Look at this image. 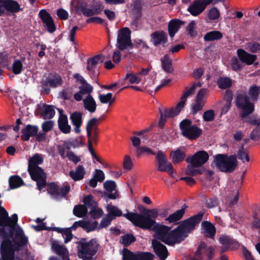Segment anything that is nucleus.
<instances>
[{"label": "nucleus", "mask_w": 260, "mask_h": 260, "mask_svg": "<svg viewBox=\"0 0 260 260\" xmlns=\"http://www.w3.org/2000/svg\"><path fill=\"white\" fill-rule=\"evenodd\" d=\"M209 90L207 88H201L197 93L196 100L205 104V97L207 96Z\"/></svg>", "instance_id": "obj_52"}, {"label": "nucleus", "mask_w": 260, "mask_h": 260, "mask_svg": "<svg viewBox=\"0 0 260 260\" xmlns=\"http://www.w3.org/2000/svg\"><path fill=\"white\" fill-rule=\"evenodd\" d=\"M83 203L85 205L90 207H95L96 203L93 200V197L91 195H88L85 197L83 199Z\"/></svg>", "instance_id": "obj_64"}, {"label": "nucleus", "mask_w": 260, "mask_h": 260, "mask_svg": "<svg viewBox=\"0 0 260 260\" xmlns=\"http://www.w3.org/2000/svg\"><path fill=\"white\" fill-rule=\"evenodd\" d=\"M236 104L237 107L241 110V116L242 119L246 118L254 110V105L249 102L247 95L245 93L237 95Z\"/></svg>", "instance_id": "obj_7"}, {"label": "nucleus", "mask_w": 260, "mask_h": 260, "mask_svg": "<svg viewBox=\"0 0 260 260\" xmlns=\"http://www.w3.org/2000/svg\"><path fill=\"white\" fill-rule=\"evenodd\" d=\"M208 16L211 20L217 19L220 16V12L216 8L213 7L209 10Z\"/></svg>", "instance_id": "obj_58"}, {"label": "nucleus", "mask_w": 260, "mask_h": 260, "mask_svg": "<svg viewBox=\"0 0 260 260\" xmlns=\"http://www.w3.org/2000/svg\"><path fill=\"white\" fill-rule=\"evenodd\" d=\"M99 244L98 241L92 239L88 242L83 240L79 242V255L83 260H94L92 256L97 252Z\"/></svg>", "instance_id": "obj_4"}, {"label": "nucleus", "mask_w": 260, "mask_h": 260, "mask_svg": "<svg viewBox=\"0 0 260 260\" xmlns=\"http://www.w3.org/2000/svg\"><path fill=\"white\" fill-rule=\"evenodd\" d=\"M229 192L226 199V203L229 204L230 206H232L236 204L239 200V189L237 187H234Z\"/></svg>", "instance_id": "obj_32"}, {"label": "nucleus", "mask_w": 260, "mask_h": 260, "mask_svg": "<svg viewBox=\"0 0 260 260\" xmlns=\"http://www.w3.org/2000/svg\"><path fill=\"white\" fill-rule=\"evenodd\" d=\"M99 119L95 118H92L88 122L86 126L87 132L98 131V125L99 124Z\"/></svg>", "instance_id": "obj_50"}, {"label": "nucleus", "mask_w": 260, "mask_h": 260, "mask_svg": "<svg viewBox=\"0 0 260 260\" xmlns=\"http://www.w3.org/2000/svg\"><path fill=\"white\" fill-rule=\"evenodd\" d=\"M22 62L19 60H15L12 64V71L15 74H19L22 69Z\"/></svg>", "instance_id": "obj_55"}, {"label": "nucleus", "mask_w": 260, "mask_h": 260, "mask_svg": "<svg viewBox=\"0 0 260 260\" xmlns=\"http://www.w3.org/2000/svg\"><path fill=\"white\" fill-rule=\"evenodd\" d=\"M193 88L194 87H191L184 93L183 95L181 97V101L178 103V107H184L187 98L194 91Z\"/></svg>", "instance_id": "obj_56"}, {"label": "nucleus", "mask_w": 260, "mask_h": 260, "mask_svg": "<svg viewBox=\"0 0 260 260\" xmlns=\"http://www.w3.org/2000/svg\"><path fill=\"white\" fill-rule=\"evenodd\" d=\"M105 59V57L102 54H99L88 60L87 69L90 72H94L95 66L102 63Z\"/></svg>", "instance_id": "obj_24"}, {"label": "nucleus", "mask_w": 260, "mask_h": 260, "mask_svg": "<svg viewBox=\"0 0 260 260\" xmlns=\"http://www.w3.org/2000/svg\"><path fill=\"white\" fill-rule=\"evenodd\" d=\"M92 86L89 84L86 81L81 84V86L79 87V91L83 94H90L92 92Z\"/></svg>", "instance_id": "obj_51"}, {"label": "nucleus", "mask_w": 260, "mask_h": 260, "mask_svg": "<svg viewBox=\"0 0 260 260\" xmlns=\"http://www.w3.org/2000/svg\"><path fill=\"white\" fill-rule=\"evenodd\" d=\"M85 174V171L82 166L79 165L75 170L70 172V176L75 181L82 180Z\"/></svg>", "instance_id": "obj_25"}, {"label": "nucleus", "mask_w": 260, "mask_h": 260, "mask_svg": "<svg viewBox=\"0 0 260 260\" xmlns=\"http://www.w3.org/2000/svg\"><path fill=\"white\" fill-rule=\"evenodd\" d=\"M3 260H14V249L10 241H4L2 244L1 251Z\"/></svg>", "instance_id": "obj_14"}, {"label": "nucleus", "mask_w": 260, "mask_h": 260, "mask_svg": "<svg viewBox=\"0 0 260 260\" xmlns=\"http://www.w3.org/2000/svg\"><path fill=\"white\" fill-rule=\"evenodd\" d=\"M121 238L122 243L125 246H128L135 241V238L132 235L127 234L122 236Z\"/></svg>", "instance_id": "obj_59"}, {"label": "nucleus", "mask_w": 260, "mask_h": 260, "mask_svg": "<svg viewBox=\"0 0 260 260\" xmlns=\"http://www.w3.org/2000/svg\"><path fill=\"white\" fill-rule=\"evenodd\" d=\"M161 66L165 71L171 73L173 71L172 60L168 55H165L161 59Z\"/></svg>", "instance_id": "obj_38"}, {"label": "nucleus", "mask_w": 260, "mask_h": 260, "mask_svg": "<svg viewBox=\"0 0 260 260\" xmlns=\"http://www.w3.org/2000/svg\"><path fill=\"white\" fill-rule=\"evenodd\" d=\"M184 22L179 19H175L171 20L168 24V31L170 36L172 38L180 29L181 25H183Z\"/></svg>", "instance_id": "obj_21"}, {"label": "nucleus", "mask_w": 260, "mask_h": 260, "mask_svg": "<svg viewBox=\"0 0 260 260\" xmlns=\"http://www.w3.org/2000/svg\"><path fill=\"white\" fill-rule=\"evenodd\" d=\"M237 55L242 62L248 65L252 64L256 59V55L249 54L241 49L237 50Z\"/></svg>", "instance_id": "obj_18"}, {"label": "nucleus", "mask_w": 260, "mask_h": 260, "mask_svg": "<svg viewBox=\"0 0 260 260\" xmlns=\"http://www.w3.org/2000/svg\"><path fill=\"white\" fill-rule=\"evenodd\" d=\"M208 153L204 150L198 151L194 155L186 158V161L189 164L201 167L204 165L209 159Z\"/></svg>", "instance_id": "obj_11"}, {"label": "nucleus", "mask_w": 260, "mask_h": 260, "mask_svg": "<svg viewBox=\"0 0 260 260\" xmlns=\"http://www.w3.org/2000/svg\"><path fill=\"white\" fill-rule=\"evenodd\" d=\"M158 214L157 210L153 209L147 210L143 214L130 212L124 214L123 216L137 226L144 230L154 231L157 239L169 245H173L183 240L199 223L203 216V213L200 212L184 220L176 229L170 231L171 228L156 223L154 219Z\"/></svg>", "instance_id": "obj_1"}, {"label": "nucleus", "mask_w": 260, "mask_h": 260, "mask_svg": "<svg viewBox=\"0 0 260 260\" xmlns=\"http://www.w3.org/2000/svg\"><path fill=\"white\" fill-rule=\"evenodd\" d=\"M123 260H153L154 255L149 252L136 251L133 252L127 249L122 251Z\"/></svg>", "instance_id": "obj_8"}, {"label": "nucleus", "mask_w": 260, "mask_h": 260, "mask_svg": "<svg viewBox=\"0 0 260 260\" xmlns=\"http://www.w3.org/2000/svg\"><path fill=\"white\" fill-rule=\"evenodd\" d=\"M183 108L178 107V104L176 107L171 109H165L162 111L166 117L171 118L178 115Z\"/></svg>", "instance_id": "obj_43"}, {"label": "nucleus", "mask_w": 260, "mask_h": 260, "mask_svg": "<svg viewBox=\"0 0 260 260\" xmlns=\"http://www.w3.org/2000/svg\"><path fill=\"white\" fill-rule=\"evenodd\" d=\"M124 80H128L131 84H139L142 81V78L140 77L137 73H129L125 75Z\"/></svg>", "instance_id": "obj_45"}, {"label": "nucleus", "mask_w": 260, "mask_h": 260, "mask_svg": "<svg viewBox=\"0 0 260 260\" xmlns=\"http://www.w3.org/2000/svg\"><path fill=\"white\" fill-rule=\"evenodd\" d=\"M55 113V110L53 106L45 105L42 115L44 119H51L54 116Z\"/></svg>", "instance_id": "obj_41"}, {"label": "nucleus", "mask_w": 260, "mask_h": 260, "mask_svg": "<svg viewBox=\"0 0 260 260\" xmlns=\"http://www.w3.org/2000/svg\"><path fill=\"white\" fill-rule=\"evenodd\" d=\"M237 155L239 159H241L243 162H245V161L249 162L250 160L247 151L243 147L239 150Z\"/></svg>", "instance_id": "obj_54"}, {"label": "nucleus", "mask_w": 260, "mask_h": 260, "mask_svg": "<svg viewBox=\"0 0 260 260\" xmlns=\"http://www.w3.org/2000/svg\"><path fill=\"white\" fill-rule=\"evenodd\" d=\"M202 226L206 236L212 238L215 236V228L211 223L208 221H203L202 223Z\"/></svg>", "instance_id": "obj_33"}, {"label": "nucleus", "mask_w": 260, "mask_h": 260, "mask_svg": "<svg viewBox=\"0 0 260 260\" xmlns=\"http://www.w3.org/2000/svg\"><path fill=\"white\" fill-rule=\"evenodd\" d=\"M151 41L154 46L165 44L168 41V36L166 32L159 30L155 31L151 35Z\"/></svg>", "instance_id": "obj_17"}, {"label": "nucleus", "mask_w": 260, "mask_h": 260, "mask_svg": "<svg viewBox=\"0 0 260 260\" xmlns=\"http://www.w3.org/2000/svg\"><path fill=\"white\" fill-rule=\"evenodd\" d=\"M99 99L101 103L104 104H108L109 105H112L115 101V98L113 97L111 93L100 94Z\"/></svg>", "instance_id": "obj_46"}, {"label": "nucleus", "mask_w": 260, "mask_h": 260, "mask_svg": "<svg viewBox=\"0 0 260 260\" xmlns=\"http://www.w3.org/2000/svg\"><path fill=\"white\" fill-rule=\"evenodd\" d=\"M199 167L195 166L192 164L187 166L186 169V173L187 175L194 176L197 174H201L203 172V170L201 169H198Z\"/></svg>", "instance_id": "obj_48"}, {"label": "nucleus", "mask_w": 260, "mask_h": 260, "mask_svg": "<svg viewBox=\"0 0 260 260\" xmlns=\"http://www.w3.org/2000/svg\"><path fill=\"white\" fill-rule=\"evenodd\" d=\"M83 102L85 109L91 113L95 111L96 108V102L91 94L87 95Z\"/></svg>", "instance_id": "obj_31"}, {"label": "nucleus", "mask_w": 260, "mask_h": 260, "mask_svg": "<svg viewBox=\"0 0 260 260\" xmlns=\"http://www.w3.org/2000/svg\"><path fill=\"white\" fill-rule=\"evenodd\" d=\"M87 134L88 138V142H90V143L92 144H96L98 142V132H87Z\"/></svg>", "instance_id": "obj_57"}, {"label": "nucleus", "mask_w": 260, "mask_h": 260, "mask_svg": "<svg viewBox=\"0 0 260 260\" xmlns=\"http://www.w3.org/2000/svg\"><path fill=\"white\" fill-rule=\"evenodd\" d=\"M246 122L250 123V124L256 125L257 127L260 125V116L257 115H253L249 117Z\"/></svg>", "instance_id": "obj_63"}, {"label": "nucleus", "mask_w": 260, "mask_h": 260, "mask_svg": "<svg viewBox=\"0 0 260 260\" xmlns=\"http://www.w3.org/2000/svg\"><path fill=\"white\" fill-rule=\"evenodd\" d=\"M44 156L35 153L28 160V171L31 178L37 182L38 188L41 190L46 184V176L43 170L38 165L43 162Z\"/></svg>", "instance_id": "obj_2"}, {"label": "nucleus", "mask_w": 260, "mask_h": 260, "mask_svg": "<svg viewBox=\"0 0 260 260\" xmlns=\"http://www.w3.org/2000/svg\"><path fill=\"white\" fill-rule=\"evenodd\" d=\"M9 183L11 189H15L20 187L23 184L22 178L17 175L11 176L9 179Z\"/></svg>", "instance_id": "obj_37"}, {"label": "nucleus", "mask_w": 260, "mask_h": 260, "mask_svg": "<svg viewBox=\"0 0 260 260\" xmlns=\"http://www.w3.org/2000/svg\"><path fill=\"white\" fill-rule=\"evenodd\" d=\"M222 37L223 35L220 31L213 30L206 33L204 36V40L210 42L220 40Z\"/></svg>", "instance_id": "obj_35"}, {"label": "nucleus", "mask_w": 260, "mask_h": 260, "mask_svg": "<svg viewBox=\"0 0 260 260\" xmlns=\"http://www.w3.org/2000/svg\"><path fill=\"white\" fill-rule=\"evenodd\" d=\"M47 190L53 198L59 199L64 197L70 191V185L66 182L60 187L55 183H52L48 185Z\"/></svg>", "instance_id": "obj_9"}, {"label": "nucleus", "mask_w": 260, "mask_h": 260, "mask_svg": "<svg viewBox=\"0 0 260 260\" xmlns=\"http://www.w3.org/2000/svg\"><path fill=\"white\" fill-rule=\"evenodd\" d=\"M57 150L61 157L63 159L67 158V154L69 153L70 147L67 142H61L57 145Z\"/></svg>", "instance_id": "obj_36"}, {"label": "nucleus", "mask_w": 260, "mask_h": 260, "mask_svg": "<svg viewBox=\"0 0 260 260\" xmlns=\"http://www.w3.org/2000/svg\"><path fill=\"white\" fill-rule=\"evenodd\" d=\"M172 161L174 163L177 164L182 161L186 155L185 153L180 149H177L176 151H172L171 153Z\"/></svg>", "instance_id": "obj_39"}, {"label": "nucleus", "mask_w": 260, "mask_h": 260, "mask_svg": "<svg viewBox=\"0 0 260 260\" xmlns=\"http://www.w3.org/2000/svg\"><path fill=\"white\" fill-rule=\"evenodd\" d=\"M58 124L59 129L64 134H68L71 132V127L68 124L67 116L61 115L58 120Z\"/></svg>", "instance_id": "obj_26"}, {"label": "nucleus", "mask_w": 260, "mask_h": 260, "mask_svg": "<svg viewBox=\"0 0 260 260\" xmlns=\"http://www.w3.org/2000/svg\"><path fill=\"white\" fill-rule=\"evenodd\" d=\"M219 242L224 246L221 251L222 252L225 251L227 248L230 247L232 244H234L235 247H238L239 245L237 242L228 236H221L219 238Z\"/></svg>", "instance_id": "obj_28"}, {"label": "nucleus", "mask_w": 260, "mask_h": 260, "mask_svg": "<svg viewBox=\"0 0 260 260\" xmlns=\"http://www.w3.org/2000/svg\"><path fill=\"white\" fill-rule=\"evenodd\" d=\"M95 225H92L88 221L80 220L76 221L74 223L72 226L70 228L72 230H76L78 227H81L84 229L87 230L88 231L93 230L95 226L98 224V222H94Z\"/></svg>", "instance_id": "obj_29"}, {"label": "nucleus", "mask_w": 260, "mask_h": 260, "mask_svg": "<svg viewBox=\"0 0 260 260\" xmlns=\"http://www.w3.org/2000/svg\"><path fill=\"white\" fill-rule=\"evenodd\" d=\"M59 232L62 234V237L64 239V243H67L70 241L73 238L71 230L69 228L61 229Z\"/></svg>", "instance_id": "obj_53"}, {"label": "nucleus", "mask_w": 260, "mask_h": 260, "mask_svg": "<svg viewBox=\"0 0 260 260\" xmlns=\"http://www.w3.org/2000/svg\"><path fill=\"white\" fill-rule=\"evenodd\" d=\"M52 248L55 253L61 256L63 259H68L69 252L65 246L53 243Z\"/></svg>", "instance_id": "obj_30"}, {"label": "nucleus", "mask_w": 260, "mask_h": 260, "mask_svg": "<svg viewBox=\"0 0 260 260\" xmlns=\"http://www.w3.org/2000/svg\"><path fill=\"white\" fill-rule=\"evenodd\" d=\"M214 255L213 249L204 242L201 243L191 260H210Z\"/></svg>", "instance_id": "obj_10"}, {"label": "nucleus", "mask_w": 260, "mask_h": 260, "mask_svg": "<svg viewBox=\"0 0 260 260\" xmlns=\"http://www.w3.org/2000/svg\"><path fill=\"white\" fill-rule=\"evenodd\" d=\"M72 124L75 126L74 131L78 134L80 132V127L82 123V114L79 112H75L70 116Z\"/></svg>", "instance_id": "obj_19"}, {"label": "nucleus", "mask_w": 260, "mask_h": 260, "mask_svg": "<svg viewBox=\"0 0 260 260\" xmlns=\"http://www.w3.org/2000/svg\"><path fill=\"white\" fill-rule=\"evenodd\" d=\"M187 207L185 204L183 205L180 210L171 214L166 219V220L168 221L169 223H175L177 222L182 218Z\"/></svg>", "instance_id": "obj_22"}, {"label": "nucleus", "mask_w": 260, "mask_h": 260, "mask_svg": "<svg viewBox=\"0 0 260 260\" xmlns=\"http://www.w3.org/2000/svg\"><path fill=\"white\" fill-rule=\"evenodd\" d=\"M79 9L82 11L83 14L87 17L99 14L102 11V9L99 6L93 5L88 7L84 3H81L80 4Z\"/></svg>", "instance_id": "obj_16"}, {"label": "nucleus", "mask_w": 260, "mask_h": 260, "mask_svg": "<svg viewBox=\"0 0 260 260\" xmlns=\"http://www.w3.org/2000/svg\"><path fill=\"white\" fill-rule=\"evenodd\" d=\"M104 212L101 208L93 207L90 212V214L93 218H99L103 214Z\"/></svg>", "instance_id": "obj_62"}, {"label": "nucleus", "mask_w": 260, "mask_h": 260, "mask_svg": "<svg viewBox=\"0 0 260 260\" xmlns=\"http://www.w3.org/2000/svg\"><path fill=\"white\" fill-rule=\"evenodd\" d=\"M47 83L51 87H56L62 84V80L59 75H54L47 80Z\"/></svg>", "instance_id": "obj_44"}, {"label": "nucleus", "mask_w": 260, "mask_h": 260, "mask_svg": "<svg viewBox=\"0 0 260 260\" xmlns=\"http://www.w3.org/2000/svg\"><path fill=\"white\" fill-rule=\"evenodd\" d=\"M205 8L197 0L192 2L188 7V11L193 16H197L201 14Z\"/></svg>", "instance_id": "obj_23"}, {"label": "nucleus", "mask_w": 260, "mask_h": 260, "mask_svg": "<svg viewBox=\"0 0 260 260\" xmlns=\"http://www.w3.org/2000/svg\"><path fill=\"white\" fill-rule=\"evenodd\" d=\"M106 208L108 212L107 215L113 219L122 215V211L117 207L113 206L111 204H108Z\"/></svg>", "instance_id": "obj_34"}, {"label": "nucleus", "mask_w": 260, "mask_h": 260, "mask_svg": "<svg viewBox=\"0 0 260 260\" xmlns=\"http://www.w3.org/2000/svg\"><path fill=\"white\" fill-rule=\"evenodd\" d=\"M39 16L43 23V26L46 28L47 31L50 33L53 32L56 27L50 15L45 10H41L39 12Z\"/></svg>", "instance_id": "obj_13"}, {"label": "nucleus", "mask_w": 260, "mask_h": 260, "mask_svg": "<svg viewBox=\"0 0 260 260\" xmlns=\"http://www.w3.org/2000/svg\"><path fill=\"white\" fill-rule=\"evenodd\" d=\"M157 161V170L161 172H167L173 177V169L171 163L167 160L164 154L160 151L157 152L156 157Z\"/></svg>", "instance_id": "obj_12"}, {"label": "nucleus", "mask_w": 260, "mask_h": 260, "mask_svg": "<svg viewBox=\"0 0 260 260\" xmlns=\"http://www.w3.org/2000/svg\"><path fill=\"white\" fill-rule=\"evenodd\" d=\"M152 245L154 252L161 260H165L167 258L168 251L164 245L156 240L152 241Z\"/></svg>", "instance_id": "obj_15"}, {"label": "nucleus", "mask_w": 260, "mask_h": 260, "mask_svg": "<svg viewBox=\"0 0 260 260\" xmlns=\"http://www.w3.org/2000/svg\"><path fill=\"white\" fill-rule=\"evenodd\" d=\"M180 127L183 136L190 140H194L200 136L202 130L195 125L191 124V121L184 119L180 123Z\"/></svg>", "instance_id": "obj_6"}, {"label": "nucleus", "mask_w": 260, "mask_h": 260, "mask_svg": "<svg viewBox=\"0 0 260 260\" xmlns=\"http://www.w3.org/2000/svg\"><path fill=\"white\" fill-rule=\"evenodd\" d=\"M133 163L131 158L128 155H125L123 162V167L124 169L129 171L132 169Z\"/></svg>", "instance_id": "obj_60"}, {"label": "nucleus", "mask_w": 260, "mask_h": 260, "mask_svg": "<svg viewBox=\"0 0 260 260\" xmlns=\"http://www.w3.org/2000/svg\"><path fill=\"white\" fill-rule=\"evenodd\" d=\"M214 162L217 168L225 173L233 172L237 166L236 155L228 156L225 154H217L214 156Z\"/></svg>", "instance_id": "obj_3"}, {"label": "nucleus", "mask_w": 260, "mask_h": 260, "mask_svg": "<svg viewBox=\"0 0 260 260\" xmlns=\"http://www.w3.org/2000/svg\"><path fill=\"white\" fill-rule=\"evenodd\" d=\"M74 91L73 87H67L60 91V96L63 100H70L72 98Z\"/></svg>", "instance_id": "obj_49"}, {"label": "nucleus", "mask_w": 260, "mask_h": 260, "mask_svg": "<svg viewBox=\"0 0 260 260\" xmlns=\"http://www.w3.org/2000/svg\"><path fill=\"white\" fill-rule=\"evenodd\" d=\"M218 87L221 89H226L232 85V80L225 77L219 78L217 81Z\"/></svg>", "instance_id": "obj_47"}, {"label": "nucleus", "mask_w": 260, "mask_h": 260, "mask_svg": "<svg viewBox=\"0 0 260 260\" xmlns=\"http://www.w3.org/2000/svg\"><path fill=\"white\" fill-rule=\"evenodd\" d=\"M87 213V207L83 205H78L74 207L73 214L78 217H83Z\"/></svg>", "instance_id": "obj_40"}, {"label": "nucleus", "mask_w": 260, "mask_h": 260, "mask_svg": "<svg viewBox=\"0 0 260 260\" xmlns=\"http://www.w3.org/2000/svg\"><path fill=\"white\" fill-rule=\"evenodd\" d=\"M224 99L226 101V102L221 109V114H226L231 107V102L232 100V94L231 92L226 91Z\"/></svg>", "instance_id": "obj_42"}, {"label": "nucleus", "mask_w": 260, "mask_h": 260, "mask_svg": "<svg viewBox=\"0 0 260 260\" xmlns=\"http://www.w3.org/2000/svg\"><path fill=\"white\" fill-rule=\"evenodd\" d=\"M4 5L8 11L16 13L22 10L18 3L14 0H4Z\"/></svg>", "instance_id": "obj_27"}, {"label": "nucleus", "mask_w": 260, "mask_h": 260, "mask_svg": "<svg viewBox=\"0 0 260 260\" xmlns=\"http://www.w3.org/2000/svg\"><path fill=\"white\" fill-rule=\"evenodd\" d=\"M204 104L205 103L196 100L195 103L192 105L191 112L192 114H195L201 111Z\"/></svg>", "instance_id": "obj_61"}, {"label": "nucleus", "mask_w": 260, "mask_h": 260, "mask_svg": "<svg viewBox=\"0 0 260 260\" xmlns=\"http://www.w3.org/2000/svg\"><path fill=\"white\" fill-rule=\"evenodd\" d=\"M38 127L36 126L27 125L25 128L22 129V134L21 136L23 141H28L30 137L37 135Z\"/></svg>", "instance_id": "obj_20"}, {"label": "nucleus", "mask_w": 260, "mask_h": 260, "mask_svg": "<svg viewBox=\"0 0 260 260\" xmlns=\"http://www.w3.org/2000/svg\"><path fill=\"white\" fill-rule=\"evenodd\" d=\"M116 46L121 51L133 48L131 31L128 27H123L118 30Z\"/></svg>", "instance_id": "obj_5"}]
</instances>
